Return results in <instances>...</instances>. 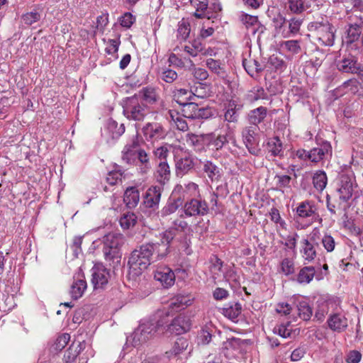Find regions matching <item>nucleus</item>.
Listing matches in <instances>:
<instances>
[{"instance_id":"1","label":"nucleus","mask_w":363,"mask_h":363,"mask_svg":"<svg viewBox=\"0 0 363 363\" xmlns=\"http://www.w3.org/2000/svg\"><path fill=\"white\" fill-rule=\"evenodd\" d=\"M169 250L160 240L143 244L132 252L128 259L129 275L138 277L152 263L164 259Z\"/></svg>"},{"instance_id":"2","label":"nucleus","mask_w":363,"mask_h":363,"mask_svg":"<svg viewBox=\"0 0 363 363\" xmlns=\"http://www.w3.org/2000/svg\"><path fill=\"white\" fill-rule=\"evenodd\" d=\"M143 140L136 134L124 145L122 151L121 162L127 165L138 166L143 174H146L151 168L150 157L146 151L142 148Z\"/></svg>"},{"instance_id":"3","label":"nucleus","mask_w":363,"mask_h":363,"mask_svg":"<svg viewBox=\"0 0 363 363\" xmlns=\"http://www.w3.org/2000/svg\"><path fill=\"white\" fill-rule=\"evenodd\" d=\"M150 113L149 106L140 100L136 95L128 97L124 101L123 113L129 121H143Z\"/></svg>"},{"instance_id":"4","label":"nucleus","mask_w":363,"mask_h":363,"mask_svg":"<svg viewBox=\"0 0 363 363\" xmlns=\"http://www.w3.org/2000/svg\"><path fill=\"white\" fill-rule=\"evenodd\" d=\"M124 243V237L120 233H108L104 238L103 252L108 262L118 263L121 261V247Z\"/></svg>"},{"instance_id":"5","label":"nucleus","mask_w":363,"mask_h":363,"mask_svg":"<svg viewBox=\"0 0 363 363\" xmlns=\"http://www.w3.org/2000/svg\"><path fill=\"white\" fill-rule=\"evenodd\" d=\"M158 327L159 323L156 320H143L131 335L133 345L138 347L151 340L157 332Z\"/></svg>"},{"instance_id":"6","label":"nucleus","mask_w":363,"mask_h":363,"mask_svg":"<svg viewBox=\"0 0 363 363\" xmlns=\"http://www.w3.org/2000/svg\"><path fill=\"white\" fill-rule=\"evenodd\" d=\"M183 215L180 216V218L175 219L172 222V226L167 230L160 233L158 239L160 242L167 247V250H169L172 241L177 236L179 233H185L189 229L188 223L182 219Z\"/></svg>"},{"instance_id":"7","label":"nucleus","mask_w":363,"mask_h":363,"mask_svg":"<svg viewBox=\"0 0 363 363\" xmlns=\"http://www.w3.org/2000/svg\"><path fill=\"white\" fill-rule=\"evenodd\" d=\"M209 206L201 195L184 201L183 212L186 217L203 216L208 213Z\"/></svg>"},{"instance_id":"8","label":"nucleus","mask_w":363,"mask_h":363,"mask_svg":"<svg viewBox=\"0 0 363 363\" xmlns=\"http://www.w3.org/2000/svg\"><path fill=\"white\" fill-rule=\"evenodd\" d=\"M311 30L315 31L318 42L325 46H332L334 43L335 34L333 26L328 22L314 23L311 26Z\"/></svg>"},{"instance_id":"9","label":"nucleus","mask_w":363,"mask_h":363,"mask_svg":"<svg viewBox=\"0 0 363 363\" xmlns=\"http://www.w3.org/2000/svg\"><path fill=\"white\" fill-rule=\"evenodd\" d=\"M124 132V124L121 123L118 125L116 121L109 119L101 131V135L106 140V143H111L121 136Z\"/></svg>"},{"instance_id":"10","label":"nucleus","mask_w":363,"mask_h":363,"mask_svg":"<svg viewBox=\"0 0 363 363\" xmlns=\"http://www.w3.org/2000/svg\"><path fill=\"white\" fill-rule=\"evenodd\" d=\"M258 129L259 128L256 126H247L242 132L244 143L249 152L253 155H258L260 153L255 138Z\"/></svg>"},{"instance_id":"11","label":"nucleus","mask_w":363,"mask_h":363,"mask_svg":"<svg viewBox=\"0 0 363 363\" xmlns=\"http://www.w3.org/2000/svg\"><path fill=\"white\" fill-rule=\"evenodd\" d=\"M142 133L147 141L155 142L164 138L166 130L159 123H147L142 128Z\"/></svg>"},{"instance_id":"12","label":"nucleus","mask_w":363,"mask_h":363,"mask_svg":"<svg viewBox=\"0 0 363 363\" xmlns=\"http://www.w3.org/2000/svg\"><path fill=\"white\" fill-rule=\"evenodd\" d=\"M363 18H359L354 23H349L345 27L343 43L347 45L352 44L357 41L362 33Z\"/></svg>"},{"instance_id":"13","label":"nucleus","mask_w":363,"mask_h":363,"mask_svg":"<svg viewBox=\"0 0 363 363\" xmlns=\"http://www.w3.org/2000/svg\"><path fill=\"white\" fill-rule=\"evenodd\" d=\"M91 283L94 289L102 288L110 278L109 271L101 263L95 264L91 269Z\"/></svg>"},{"instance_id":"14","label":"nucleus","mask_w":363,"mask_h":363,"mask_svg":"<svg viewBox=\"0 0 363 363\" xmlns=\"http://www.w3.org/2000/svg\"><path fill=\"white\" fill-rule=\"evenodd\" d=\"M311 162L318 163L332 157L333 149L330 142L323 141L311 150Z\"/></svg>"},{"instance_id":"15","label":"nucleus","mask_w":363,"mask_h":363,"mask_svg":"<svg viewBox=\"0 0 363 363\" xmlns=\"http://www.w3.org/2000/svg\"><path fill=\"white\" fill-rule=\"evenodd\" d=\"M162 188L152 186L147 189L143 197V204L145 208L157 210L161 199Z\"/></svg>"},{"instance_id":"16","label":"nucleus","mask_w":363,"mask_h":363,"mask_svg":"<svg viewBox=\"0 0 363 363\" xmlns=\"http://www.w3.org/2000/svg\"><path fill=\"white\" fill-rule=\"evenodd\" d=\"M191 321L188 316L179 315L174 318L168 325L167 330L171 334L176 335H182L190 330Z\"/></svg>"},{"instance_id":"17","label":"nucleus","mask_w":363,"mask_h":363,"mask_svg":"<svg viewBox=\"0 0 363 363\" xmlns=\"http://www.w3.org/2000/svg\"><path fill=\"white\" fill-rule=\"evenodd\" d=\"M191 6L195 9L193 16L198 19L214 18L215 16L208 10V0H189Z\"/></svg>"},{"instance_id":"18","label":"nucleus","mask_w":363,"mask_h":363,"mask_svg":"<svg viewBox=\"0 0 363 363\" xmlns=\"http://www.w3.org/2000/svg\"><path fill=\"white\" fill-rule=\"evenodd\" d=\"M155 279L161 283L164 288L172 286L175 281V275L173 271L168 267H159L157 268L155 275Z\"/></svg>"},{"instance_id":"19","label":"nucleus","mask_w":363,"mask_h":363,"mask_svg":"<svg viewBox=\"0 0 363 363\" xmlns=\"http://www.w3.org/2000/svg\"><path fill=\"white\" fill-rule=\"evenodd\" d=\"M186 143L191 147L196 152L205 151L208 147V134L196 135L188 133L186 139Z\"/></svg>"},{"instance_id":"20","label":"nucleus","mask_w":363,"mask_h":363,"mask_svg":"<svg viewBox=\"0 0 363 363\" xmlns=\"http://www.w3.org/2000/svg\"><path fill=\"white\" fill-rule=\"evenodd\" d=\"M85 348L84 341L74 342L65 352L64 359L65 363H84V361L80 362L79 357L80 352Z\"/></svg>"},{"instance_id":"21","label":"nucleus","mask_w":363,"mask_h":363,"mask_svg":"<svg viewBox=\"0 0 363 363\" xmlns=\"http://www.w3.org/2000/svg\"><path fill=\"white\" fill-rule=\"evenodd\" d=\"M175 162L177 176L186 174L192 169L194 166V158L187 154L177 157Z\"/></svg>"},{"instance_id":"22","label":"nucleus","mask_w":363,"mask_h":363,"mask_svg":"<svg viewBox=\"0 0 363 363\" xmlns=\"http://www.w3.org/2000/svg\"><path fill=\"white\" fill-rule=\"evenodd\" d=\"M337 68L339 71L345 73H357L360 70L359 65L356 57L349 55L337 62Z\"/></svg>"},{"instance_id":"23","label":"nucleus","mask_w":363,"mask_h":363,"mask_svg":"<svg viewBox=\"0 0 363 363\" xmlns=\"http://www.w3.org/2000/svg\"><path fill=\"white\" fill-rule=\"evenodd\" d=\"M337 191L340 194V199L343 201H347L352 197L353 192L352 178L347 174L342 175Z\"/></svg>"},{"instance_id":"24","label":"nucleus","mask_w":363,"mask_h":363,"mask_svg":"<svg viewBox=\"0 0 363 363\" xmlns=\"http://www.w3.org/2000/svg\"><path fill=\"white\" fill-rule=\"evenodd\" d=\"M327 323L330 329L338 333L344 331L348 325L347 319L343 314L340 313L330 314Z\"/></svg>"},{"instance_id":"25","label":"nucleus","mask_w":363,"mask_h":363,"mask_svg":"<svg viewBox=\"0 0 363 363\" xmlns=\"http://www.w3.org/2000/svg\"><path fill=\"white\" fill-rule=\"evenodd\" d=\"M202 172L211 182L218 181L221 177L220 169L210 160L200 161Z\"/></svg>"},{"instance_id":"26","label":"nucleus","mask_w":363,"mask_h":363,"mask_svg":"<svg viewBox=\"0 0 363 363\" xmlns=\"http://www.w3.org/2000/svg\"><path fill=\"white\" fill-rule=\"evenodd\" d=\"M184 198L181 196H171L167 200L165 206L161 210L162 217L169 216L175 213L180 207L183 208Z\"/></svg>"},{"instance_id":"27","label":"nucleus","mask_w":363,"mask_h":363,"mask_svg":"<svg viewBox=\"0 0 363 363\" xmlns=\"http://www.w3.org/2000/svg\"><path fill=\"white\" fill-rule=\"evenodd\" d=\"M218 311L229 320L236 322L242 312V306L238 302H230L226 303L224 307L219 308Z\"/></svg>"},{"instance_id":"28","label":"nucleus","mask_w":363,"mask_h":363,"mask_svg":"<svg viewBox=\"0 0 363 363\" xmlns=\"http://www.w3.org/2000/svg\"><path fill=\"white\" fill-rule=\"evenodd\" d=\"M155 177L160 184H167L171 178V170L167 161H160L157 165Z\"/></svg>"},{"instance_id":"29","label":"nucleus","mask_w":363,"mask_h":363,"mask_svg":"<svg viewBox=\"0 0 363 363\" xmlns=\"http://www.w3.org/2000/svg\"><path fill=\"white\" fill-rule=\"evenodd\" d=\"M140 201V191L135 186L128 187L123 196V201L129 208L137 206Z\"/></svg>"},{"instance_id":"30","label":"nucleus","mask_w":363,"mask_h":363,"mask_svg":"<svg viewBox=\"0 0 363 363\" xmlns=\"http://www.w3.org/2000/svg\"><path fill=\"white\" fill-rule=\"evenodd\" d=\"M215 331L216 328L212 323H208L203 326L197 335L198 345H206L209 344Z\"/></svg>"},{"instance_id":"31","label":"nucleus","mask_w":363,"mask_h":363,"mask_svg":"<svg viewBox=\"0 0 363 363\" xmlns=\"http://www.w3.org/2000/svg\"><path fill=\"white\" fill-rule=\"evenodd\" d=\"M267 109L266 107L259 106L257 108L251 110L247 116L249 123L252 126L258 127V124L261 123L267 117Z\"/></svg>"},{"instance_id":"32","label":"nucleus","mask_w":363,"mask_h":363,"mask_svg":"<svg viewBox=\"0 0 363 363\" xmlns=\"http://www.w3.org/2000/svg\"><path fill=\"white\" fill-rule=\"evenodd\" d=\"M316 208L311 202L306 201L299 203L296 208V214L300 218H312L316 215Z\"/></svg>"},{"instance_id":"33","label":"nucleus","mask_w":363,"mask_h":363,"mask_svg":"<svg viewBox=\"0 0 363 363\" xmlns=\"http://www.w3.org/2000/svg\"><path fill=\"white\" fill-rule=\"evenodd\" d=\"M135 95L138 96L143 102L145 101L146 104L150 105L155 104L158 99L155 89L150 86L143 87Z\"/></svg>"},{"instance_id":"34","label":"nucleus","mask_w":363,"mask_h":363,"mask_svg":"<svg viewBox=\"0 0 363 363\" xmlns=\"http://www.w3.org/2000/svg\"><path fill=\"white\" fill-rule=\"evenodd\" d=\"M288 8L291 13L300 15L311 6L308 0H287Z\"/></svg>"},{"instance_id":"35","label":"nucleus","mask_w":363,"mask_h":363,"mask_svg":"<svg viewBox=\"0 0 363 363\" xmlns=\"http://www.w3.org/2000/svg\"><path fill=\"white\" fill-rule=\"evenodd\" d=\"M267 149L269 153L274 157H283V144L279 137H273L269 139L267 143Z\"/></svg>"},{"instance_id":"36","label":"nucleus","mask_w":363,"mask_h":363,"mask_svg":"<svg viewBox=\"0 0 363 363\" xmlns=\"http://www.w3.org/2000/svg\"><path fill=\"white\" fill-rule=\"evenodd\" d=\"M208 147H212L213 150H220L223 146L228 143L227 135H216L213 133L208 134Z\"/></svg>"},{"instance_id":"37","label":"nucleus","mask_w":363,"mask_h":363,"mask_svg":"<svg viewBox=\"0 0 363 363\" xmlns=\"http://www.w3.org/2000/svg\"><path fill=\"white\" fill-rule=\"evenodd\" d=\"M315 274V270L313 267H303L298 272L296 281L300 284H308L313 280Z\"/></svg>"},{"instance_id":"38","label":"nucleus","mask_w":363,"mask_h":363,"mask_svg":"<svg viewBox=\"0 0 363 363\" xmlns=\"http://www.w3.org/2000/svg\"><path fill=\"white\" fill-rule=\"evenodd\" d=\"M206 65L207 67L217 76L224 78L227 74L225 72V65L220 60L208 58L206 60Z\"/></svg>"},{"instance_id":"39","label":"nucleus","mask_w":363,"mask_h":363,"mask_svg":"<svg viewBox=\"0 0 363 363\" xmlns=\"http://www.w3.org/2000/svg\"><path fill=\"white\" fill-rule=\"evenodd\" d=\"M333 3L342 4L346 9L347 14L353 10L363 12V0H333Z\"/></svg>"},{"instance_id":"40","label":"nucleus","mask_w":363,"mask_h":363,"mask_svg":"<svg viewBox=\"0 0 363 363\" xmlns=\"http://www.w3.org/2000/svg\"><path fill=\"white\" fill-rule=\"evenodd\" d=\"M86 281L83 279H79L74 281L71 286L70 295L74 300H77L82 296L86 289Z\"/></svg>"},{"instance_id":"41","label":"nucleus","mask_w":363,"mask_h":363,"mask_svg":"<svg viewBox=\"0 0 363 363\" xmlns=\"http://www.w3.org/2000/svg\"><path fill=\"white\" fill-rule=\"evenodd\" d=\"M303 23V18L300 17H293L289 20V30L286 32L283 31L284 38H290L299 33L301 26Z\"/></svg>"},{"instance_id":"42","label":"nucleus","mask_w":363,"mask_h":363,"mask_svg":"<svg viewBox=\"0 0 363 363\" xmlns=\"http://www.w3.org/2000/svg\"><path fill=\"white\" fill-rule=\"evenodd\" d=\"M241 106L235 101H230L224 114L225 120L228 122H237L239 118V111Z\"/></svg>"},{"instance_id":"43","label":"nucleus","mask_w":363,"mask_h":363,"mask_svg":"<svg viewBox=\"0 0 363 363\" xmlns=\"http://www.w3.org/2000/svg\"><path fill=\"white\" fill-rule=\"evenodd\" d=\"M194 297L190 294H177L172 299L171 305L179 309H183L192 304Z\"/></svg>"},{"instance_id":"44","label":"nucleus","mask_w":363,"mask_h":363,"mask_svg":"<svg viewBox=\"0 0 363 363\" xmlns=\"http://www.w3.org/2000/svg\"><path fill=\"white\" fill-rule=\"evenodd\" d=\"M184 50L191 57H196L200 53L205 54L204 45L199 38L194 39L190 45H185Z\"/></svg>"},{"instance_id":"45","label":"nucleus","mask_w":363,"mask_h":363,"mask_svg":"<svg viewBox=\"0 0 363 363\" xmlns=\"http://www.w3.org/2000/svg\"><path fill=\"white\" fill-rule=\"evenodd\" d=\"M301 243L302 245L301 252L304 259L308 262L313 260L316 257V246L308 242L307 240H303Z\"/></svg>"},{"instance_id":"46","label":"nucleus","mask_w":363,"mask_h":363,"mask_svg":"<svg viewBox=\"0 0 363 363\" xmlns=\"http://www.w3.org/2000/svg\"><path fill=\"white\" fill-rule=\"evenodd\" d=\"M181 113L182 116L189 119H195V114L196 113L198 104L194 102H182L181 104Z\"/></svg>"},{"instance_id":"47","label":"nucleus","mask_w":363,"mask_h":363,"mask_svg":"<svg viewBox=\"0 0 363 363\" xmlns=\"http://www.w3.org/2000/svg\"><path fill=\"white\" fill-rule=\"evenodd\" d=\"M189 345L188 340L184 337H179L177 339L172 350L169 352H167V354L169 357H172V356H177L182 353L185 350H186Z\"/></svg>"},{"instance_id":"48","label":"nucleus","mask_w":363,"mask_h":363,"mask_svg":"<svg viewBox=\"0 0 363 363\" xmlns=\"http://www.w3.org/2000/svg\"><path fill=\"white\" fill-rule=\"evenodd\" d=\"M328 178L324 171H317L313 177V184L318 191H323L327 184Z\"/></svg>"},{"instance_id":"49","label":"nucleus","mask_w":363,"mask_h":363,"mask_svg":"<svg viewBox=\"0 0 363 363\" xmlns=\"http://www.w3.org/2000/svg\"><path fill=\"white\" fill-rule=\"evenodd\" d=\"M242 65L247 74L252 77L255 73H259L262 70L259 62L253 59H244L242 60Z\"/></svg>"},{"instance_id":"50","label":"nucleus","mask_w":363,"mask_h":363,"mask_svg":"<svg viewBox=\"0 0 363 363\" xmlns=\"http://www.w3.org/2000/svg\"><path fill=\"white\" fill-rule=\"evenodd\" d=\"M299 317L303 320H308L311 319L313 311L309 303L306 301H299L297 305Z\"/></svg>"},{"instance_id":"51","label":"nucleus","mask_w":363,"mask_h":363,"mask_svg":"<svg viewBox=\"0 0 363 363\" xmlns=\"http://www.w3.org/2000/svg\"><path fill=\"white\" fill-rule=\"evenodd\" d=\"M137 216L134 213H124L120 219V225L123 229H129L137 223Z\"/></svg>"},{"instance_id":"52","label":"nucleus","mask_w":363,"mask_h":363,"mask_svg":"<svg viewBox=\"0 0 363 363\" xmlns=\"http://www.w3.org/2000/svg\"><path fill=\"white\" fill-rule=\"evenodd\" d=\"M40 13L36 10L27 12L21 16L22 22L26 26H31L40 19Z\"/></svg>"},{"instance_id":"53","label":"nucleus","mask_w":363,"mask_h":363,"mask_svg":"<svg viewBox=\"0 0 363 363\" xmlns=\"http://www.w3.org/2000/svg\"><path fill=\"white\" fill-rule=\"evenodd\" d=\"M281 46L292 54H298L301 52V40H290L282 43Z\"/></svg>"},{"instance_id":"54","label":"nucleus","mask_w":363,"mask_h":363,"mask_svg":"<svg viewBox=\"0 0 363 363\" xmlns=\"http://www.w3.org/2000/svg\"><path fill=\"white\" fill-rule=\"evenodd\" d=\"M169 113L172 121L175 123L178 130L182 131H186L188 130L186 121L178 116L179 113L169 110Z\"/></svg>"},{"instance_id":"55","label":"nucleus","mask_w":363,"mask_h":363,"mask_svg":"<svg viewBox=\"0 0 363 363\" xmlns=\"http://www.w3.org/2000/svg\"><path fill=\"white\" fill-rule=\"evenodd\" d=\"M240 20L247 28L260 24L257 16H252L245 13H242L240 15Z\"/></svg>"},{"instance_id":"56","label":"nucleus","mask_w":363,"mask_h":363,"mask_svg":"<svg viewBox=\"0 0 363 363\" xmlns=\"http://www.w3.org/2000/svg\"><path fill=\"white\" fill-rule=\"evenodd\" d=\"M189 94V91L186 89H175L173 92V97L177 104H181L182 102L188 101Z\"/></svg>"},{"instance_id":"57","label":"nucleus","mask_w":363,"mask_h":363,"mask_svg":"<svg viewBox=\"0 0 363 363\" xmlns=\"http://www.w3.org/2000/svg\"><path fill=\"white\" fill-rule=\"evenodd\" d=\"M213 116V111L211 108L200 106L198 104L195 119H207Z\"/></svg>"},{"instance_id":"58","label":"nucleus","mask_w":363,"mask_h":363,"mask_svg":"<svg viewBox=\"0 0 363 363\" xmlns=\"http://www.w3.org/2000/svg\"><path fill=\"white\" fill-rule=\"evenodd\" d=\"M177 77V73L170 69H164L160 74V78L167 83H172Z\"/></svg>"},{"instance_id":"59","label":"nucleus","mask_w":363,"mask_h":363,"mask_svg":"<svg viewBox=\"0 0 363 363\" xmlns=\"http://www.w3.org/2000/svg\"><path fill=\"white\" fill-rule=\"evenodd\" d=\"M321 242L327 252H331L334 250L335 242L334 238L330 235L325 234L321 238Z\"/></svg>"},{"instance_id":"60","label":"nucleus","mask_w":363,"mask_h":363,"mask_svg":"<svg viewBox=\"0 0 363 363\" xmlns=\"http://www.w3.org/2000/svg\"><path fill=\"white\" fill-rule=\"evenodd\" d=\"M275 179L277 180V188H290L291 177L288 175H276Z\"/></svg>"},{"instance_id":"61","label":"nucleus","mask_w":363,"mask_h":363,"mask_svg":"<svg viewBox=\"0 0 363 363\" xmlns=\"http://www.w3.org/2000/svg\"><path fill=\"white\" fill-rule=\"evenodd\" d=\"M190 33V26L189 24L182 23L179 25L177 29V38H179L181 40H186Z\"/></svg>"},{"instance_id":"62","label":"nucleus","mask_w":363,"mask_h":363,"mask_svg":"<svg viewBox=\"0 0 363 363\" xmlns=\"http://www.w3.org/2000/svg\"><path fill=\"white\" fill-rule=\"evenodd\" d=\"M123 173L119 171L110 172L106 177V182L111 186H113L118 183V181H121Z\"/></svg>"},{"instance_id":"63","label":"nucleus","mask_w":363,"mask_h":363,"mask_svg":"<svg viewBox=\"0 0 363 363\" xmlns=\"http://www.w3.org/2000/svg\"><path fill=\"white\" fill-rule=\"evenodd\" d=\"M281 268L283 273L286 275H289L294 272V262L288 258H285L282 260L281 263Z\"/></svg>"},{"instance_id":"64","label":"nucleus","mask_w":363,"mask_h":363,"mask_svg":"<svg viewBox=\"0 0 363 363\" xmlns=\"http://www.w3.org/2000/svg\"><path fill=\"white\" fill-rule=\"evenodd\" d=\"M69 339L70 335L67 333L60 335L55 342V349L59 351L62 350L67 345Z\"/></svg>"}]
</instances>
